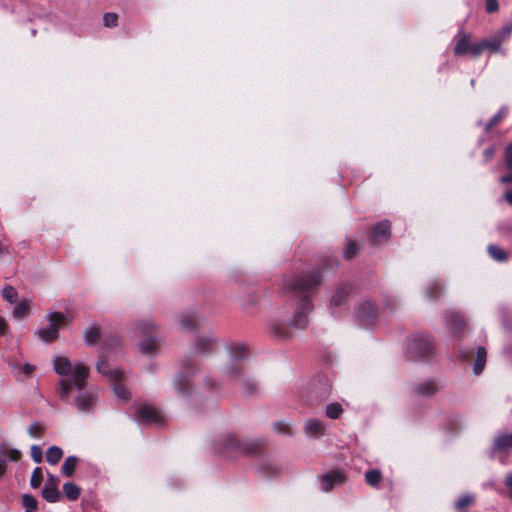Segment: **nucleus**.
Listing matches in <instances>:
<instances>
[{"label": "nucleus", "mask_w": 512, "mask_h": 512, "mask_svg": "<svg viewBox=\"0 0 512 512\" xmlns=\"http://www.w3.org/2000/svg\"><path fill=\"white\" fill-rule=\"evenodd\" d=\"M63 451L58 446H51L46 451V461L51 465H56L62 458Z\"/></svg>", "instance_id": "obj_39"}, {"label": "nucleus", "mask_w": 512, "mask_h": 512, "mask_svg": "<svg viewBox=\"0 0 512 512\" xmlns=\"http://www.w3.org/2000/svg\"><path fill=\"white\" fill-rule=\"evenodd\" d=\"M5 456L7 461L17 462L21 459L22 453L18 449H9L7 452L5 451Z\"/></svg>", "instance_id": "obj_53"}, {"label": "nucleus", "mask_w": 512, "mask_h": 512, "mask_svg": "<svg viewBox=\"0 0 512 512\" xmlns=\"http://www.w3.org/2000/svg\"><path fill=\"white\" fill-rule=\"evenodd\" d=\"M382 480V473L379 469H370L365 473V481L371 487H378Z\"/></svg>", "instance_id": "obj_40"}, {"label": "nucleus", "mask_w": 512, "mask_h": 512, "mask_svg": "<svg viewBox=\"0 0 512 512\" xmlns=\"http://www.w3.org/2000/svg\"><path fill=\"white\" fill-rule=\"evenodd\" d=\"M512 33V24H506L503 26L501 31L497 34H495L499 39H501L502 42H504L506 39L510 37Z\"/></svg>", "instance_id": "obj_54"}, {"label": "nucleus", "mask_w": 512, "mask_h": 512, "mask_svg": "<svg viewBox=\"0 0 512 512\" xmlns=\"http://www.w3.org/2000/svg\"><path fill=\"white\" fill-rule=\"evenodd\" d=\"M339 266L336 258H325L319 266L311 270L295 274L283 282L282 292L297 299V305L290 317L276 315L268 321V332L278 341L293 338V329L303 330L309 325L308 315L313 310L312 297L321 286L324 274L334 273Z\"/></svg>", "instance_id": "obj_1"}, {"label": "nucleus", "mask_w": 512, "mask_h": 512, "mask_svg": "<svg viewBox=\"0 0 512 512\" xmlns=\"http://www.w3.org/2000/svg\"><path fill=\"white\" fill-rule=\"evenodd\" d=\"M498 315L501 321L503 328L512 333V311L509 307H500L498 310Z\"/></svg>", "instance_id": "obj_28"}, {"label": "nucleus", "mask_w": 512, "mask_h": 512, "mask_svg": "<svg viewBox=\"0 0 512 512\" xmlns=\"http://www.w3.org/2000/svg\"><path fill=\"white\" fill-rule=\"evenodd\" d=\"M444 293V287L439 282H432L425 289L427 299L438 301Z\"/></svg>", "instance_id": "obj_30"}, {"label": "nucleus", "mask_w": 512, "mask_h": 512, "mask_svg": "<svg viewBox=\"0 0 512 512\" xmlns=\"http://www.w3.org/2000/svg\"><path fill=\"white\" fill-rule=\"evenodd\" d=\"M475 504V496L472 494H465L460 496L454 503V508L458 512H465L466 509Z\"/></svg>", "instance_id": "obj_29"}, {"label": "nucleus", "mask_w": 512, "mask_h": 512, "mask_svg": "<svg viewBox=\"0 0 512 512\" xmlns=\"http://www.w3.org/2000/svg\"><path fill=\"white\" fill-rule=\"evenodd\" d=\"M504 353L507 356V358L512 361V346L506 347Z\"/></svg>", "instance_id": "obj_64"}, {"label": "nucleus", "mask_w": 512, "mask_h": 512, "mask_svg": "<svg viewBox=\"0 0 512 512\" xmlns=\"http://www.w3.org/2000/svg\"><path fill=\"white\" fill-rule=\"evenodd\" d=\"M8 470V461L5 456L4 445L0 447V481L5 477Z\"/></svg>", "instance_id": "obj_50"}, {"label": "nucleus", "mask_w": 512, "mask_h": 512, "mask_svg": "<svg viewBox=\"0 0 512 512\" xmlns=\"http://www.w3.org/2000/svg\"><path fill=\"white\" fill-rule=\"evenodd\" d=\"M77 463H78V458L76 456H69L65 459V461L63 462L62 464V467H61V472L67 476V477H71L74 472H75V468L77 466Z\"/></svg>", "instance_id": "obj_38"}, {"label": "nucleus", "mask_w": 512, "mask_h": 512, "mask_svg": "<svg viewBox=\"0 0 512 512\" xmlns=\"http://www.w3.org/2000/svg\"><path fill=\"white\" fill-rule=\"evenodd\" d=\"M282 472V467L271 460H263L257 466V473L263 478L274 477Z\"/></svg>", "instance_id": "obj_19"}, {"label": "nucleus", "mask_w": 512, "mask_h": 512, "mask_svg": "<svg viewBox=\"0 0 512 512\" xmlns=\"http://www.w3.org/2000/svg\"><path fill=\"white\" fill-rule=\"evenodd\" d=\"M102 338L100 329L96 325H91L84 330L83 340L88 346L95 345L99 340L102 341Z\"/></svg>", "instance_id": "obj_24"}, {"label": "nucleus", "mask_w": 512, "mask_h": 512, "mask_svg": "<svg viewBox=\"0 0 512 512\" xmlns=\"http://www.w3.org/2000/svg\"><path fill=\"white\" fill-rule=\"evenodd\" d=\"M43 481V471L41 467H35L32 476L30 479V485L33 489H37L40 487Z\"/></svg>", "instance_id": "obj_46"}, {"label": "nucleus", "mask_w": 512, "mask_h": 512, "mask_svg": "<svg viewBox=\"0 0 512 512\" xmlns=\"http://www.w3.org/2000/svg\"><path fill=\"white\" fill-rule=\"evenodd\" d=\"M30 436L38 438L44 432V427L40 422H33L27 429Z\"/></svg>", "instance_id": "obj_51"}, {"label": "nucleus", "mask_w": 512, "mask_h": 512, "mask_svg": "<svg viewBox=\"0 0 512 512\" xmlns=\"http://www.w3.org/2000/svg\"><path fill=\"white\" fill-rule=\"evenodd\" d=\"M357 314L367 327L373 325L377 319V311L369 300H364L359 304Z\"/></svg>", "instance_id": "obj_15"}, {"label": "nucleus", "mask_w": 512, "mask_h": 512, "mask_svg": "<svg viewBox=\"0 0 512 512\" xmlns=\"http://www.w3.org/2000/svg\"><path fill=\"white\" fill-rule=\"evenodd\" d=\"M59 478L47 472V479L41 491V496L49 503L58 502L62 499V494L58 489Z\"/></svg>", "instance_id": "obj_14"}, {"label": "nucleus", "mask_w": 512, "mask_h": 512, "mask_svg": "<svg viewBox=\"0 0 512 512\" xmlns=\"http://www.w3.org/2000/svg\"><path fill=\"white\" fill-rule=\"evenodd\" d=\"M246 351V346L242 343L232 345L230 347L231 361L240 362L241 360L245 359L247 357Z\"/></svg>", "instance_id": "obj_37"}, {"label": "nucleus", "mask_w": 512, "mask_h": 512, "mask_svg": "<svg viewBox=\"0 0 512 512\" xmlns=\"http://www.w3.org/2000/svg\"><path fill=\"white\" fill-rule=\"evenodd\" d=\"M435 353V341L430 334L416 335L407 342L406 358L411 361H427Z\"/></svg>", "instance_id": "obj_4"}, {"label": "nucleus", "mask_w": 512, "mask_h": 512, "mask_svg": "<svg viewBox=\"0 0 512 512\" xmlns=\"http://www.w3.org/2000/svg\"><path fill=\"white\" fill-rule=\"evenodd\" d=\"M481 46V53L488 49L490 52H498L501 49L503 42L496 35L491 39L479 41Z\"/></svg>", "instance_id": "obj_34"}, {"label": "nucleus", "mask_w": 512, "mask_h": 512, "mask_svg": "<svg viewBox=\"0 0 512 512\" xmlns=\"http://www.w3.org/2000/svg\"><path fill=\"white\" fill-rule=\"evenodd\" d=\"M121 348V341L118 335L110 333L104 335L102 338L103 354H108L111 351L118 352Z\"/></svg>", "instance_id": "obj_22"}, {"label": "nucleus", "mask_w": 512, "mask_h": 512, "mask_svg": "<svg viewBox=\"0 0 512 512\" xmlns=\"http://www.w3.org/2000/svg\"><path fill=\"white\" fill-rule=\"evenodd\" d=\"M445 323L451 326L454 330H460L465 325L463 316L456 311H446L444 313Z\"/></svg>", "instance_id": "obj_23"}, {"label": "nucleus", "mask_w": 512, "mask_h": 512, "mask_svg": "<svg viewBox=\"0 0 512 512\" xmlns=\"http://www.w3.org/2000/svg\"><path fill=\"white\" fill-rule=\"evenodd\" d=\"M157 331V325L150 319H143L135 324V332L143 337H154Z\"/></svg>", "instance_id": "obj_21"}, {"label": "nucleus", "mask_w": 512, "mask_h": 512, "mask_svg": "<svg viewBox=\"0 0 512 512\" xmlns=\"http://www.w3.org/2000/svg\"><path fill=\"white\" fill-rule=\"evenodd\" d=\"M494 153H495V149L493 146H490L488 148H486L484 151H483V157H484V161L485 162H489L492 160L493 156H494Z\"/></svg>", "instance_id": "obj_58"}, {"label": "nucleus", "mask_w": 512, "mask_h": 512, "mask_svg": "<svg viewBox=\"0 0 512 512\" xmlns=\"http://www.w3.org/2000/svg\"><path fill=\"white\" fill-rule=\"evenodd\" d=\"M203 381L204 386L208 389H213L214 387H216V381L210 376L205 377Z\"/></svg>", "instance_id": "obj_59"}, {"label": "nucleus", "mask_w": 512, "mask_h": 512, "mask_svg": "<svg viewBox=\"0 0 512 512\" xmlns=\"http://www.w3.org/2000/svg\"><path fill=\"white\" fill-rule=\"evenodd\" d=\"M391 236V223L383 220L373 225L368 233L369 241L372 245L378 246L386 242Z\"/></svg>", "instance_id": "obj_13"}, {"label": "nucleus", "mask_w": 512, "mask_h": 512, "mask_svg": "<svg viewBox=\"0 0 512 512\" xmlns=\"http://www.w3.org/2000/svg\"><path fill=\"white\" fill-rule=\"evenodd\" d=\"M31 458L35 463H41L43 461V452L40 446L33 445L31 447Z\"/></svg>", "instance_id": "obj_52"}, {"label": "nucleus", "mask_w": 512, "mask_h": 512, "mask_svg": "<svg viewBox=\"0 0 512 512\" xmlns=\"http://www.w3.org/2000/svg\"><path fill=\"white\" fill-rule=\"evenodd\" d=\"M304 430L311 436L319 437L325 431V425L322 421L316 419H309L305 422Z\"/></svg>", "instance_id": "obj_26"}, {"label": "nucleus", "mask_w": 512, "mask_h": 512, "mask_svg": "<svg viewBox=\"0 0 512 512\" xmlns=\"http://www.w3.org/2000/svg\"><path fill=\"white\" fill-rule=\"evenodd\" d=\"M500 183L502 184H510L512 183V172L506 175H503L499 178Z\"/></svg>", "instance_id": "obj_61"}, {"label": "nucleus", "mask_w": 512, "mask_h": 512, "mask_svg": "<svg viewBox=\"0 0 512 512\" xmlns=\"http://www.w3.org/2000/svg\"><path fill=\"white\" fill-rule=\"evenodd\" d=\"M507 108L501 107L500 110L484 125L485 132H489L494 126H496L506 115Z\"/></svg>", "instance_id": "obj_42"}, {"label": "nucleus", "mask_w": 512, "mask_h": 512, "mask_svg": "<svg viewBox=\"0 0 512 512\" xmlns=\"http://www.w3.org/2000/svg\"><path fill=\"white\" fill-rule=\"evenodd\" d=\"M512 447V433H500L494 440L490 449V456L493 457L498 452H503Z\"/></svg>", "instance_id": "obj_16"}, {"label": "nucleus", "mask_w": 512, "mask_h": 512, "mask_svg": "<svg viewBox=\"0 0 512 512\" xmlns=\"http://www.w3.org/2000/svg\"><path fill=\"white\" fill-rule=\"evenodd\" d=\"M22 504L26 508V510L35 511L38 508L37 499L30 494H24L22 496Z\"/></svg>", "instance_id": "obj_47"}, {"label": "nucleus", "mask_w": 512, "mask_h": 512, "mask_svg": "<svg viewBox=\"0 0 512 512\" xmlns=\"http://www.w3.org/2000/svg\"><path fill=\"white\" fill-rule=\"evenodd\" d=\"M342 412L343 408L338 402L330 403L326 407V416L330 419H338Z\"/></svg>", "instance_id": "obj_43"}, {"label": "nucleus", "mask_w": 512, "mask_h": 512, "mask_svg": "<svg viewBox=\"0 0 512 512\" xmlns=\"http://www.w3.org/2000/svg\"><path fill=\"white\" fill-rule=\"evenodd\" d=\"M485 9L489 14L497 12L499 9L498 0H486Z\"/></svg>", "instance_id": "obj_56"}, {"label": "nucleus", "mask_w": 512, "mask_h": 512, "mask_svg": "<svg viewBox=\"0 0 512 512\" xmlns=\"http://www.w3.org/2000/svg\"><path fill=\"white\" fill-rule=\"evenodd\" d=\"M488 253L491 258H493L494 260H496L498 262H505L508 259L507 252L505 250H503L502 248H500L496 245H493V244H490L488 246Z\"/></svg>", "instance_id": "obj_41"}, {"label": "nucleus", "mask_w": 512, "mask_h": 512, "mask_svg": "<svg viewBox=\"0 0 512 512\" xmlns=\"http://www.w3.org/2000/svg\"><path fill=\"white\" fill-rule=\"evenodd\" d=\"M83 390L84 388L78 390L80 393L74 399V404L79 411L89 412L95 404V397L91 393Z\"/></svg>", "instance_id": "obj_18"}, {"label": "nucleus", "mask_w": 512, "mask_h": 512, "mask_svg": "<svg viewBox=\"0 0 512 512\" xmlns=\"http://www.w3.org/2000/svg\"><path fill=\"white\" fill-rule=\"evenodd\" d=\"M54 369L57 374L67 377L60 381L59 398L62 401L69 402L72 389L81 390L85 388L89 369L84 364L78 363L73 366L68 358L57 357L54 360Z\"/></svg>", "instance_id": "obj_2"}, {"label": "nucleus", "mask_w": 512, "mask_h": 512, "mask_svg": "<svg viewBox=\"0 0 512 512\" xmlns=\"http://www.w3.org/2000/svg\"><path fill=\"white\" fill-rule=\"evenodd\" d=\"M274 429L278 433H281V434H289L290 433L289 426L285 422H282V421L275 422Z\"/></svg>", "instance_id": "obj_57"}, {"label": "nucleus", "mask_w": 512, "mask_h": 512, "mask_svg": "<svg viewBox=\"0 0 512 512\" xmlns=\"http://www.w3.org/2000/svg\"><path fill=\"white\" fill-rule=\"evenodd\" d=\"M96 369L100 374L106 376L110 381L119 379L122 373V371L119 369L110 368L105 354H103L102 358L99 359V361L96 363Z\"/></svg>", "instance_id": "obj_20"}, {"label": "nucleus", "mask_w": 512, "mask_h": 512, "mask_svg": "<svg viewBox=\"0 0 512 512\" xmlns=\"http://www.w3.org/2000/svg\"><path fill=\"white\" fill-rule=\"evenodd\" d=\"M456 38L458 40L453 50L455 56L461 57L470 54L473 58H478L481 55L480 42L471 43L468 33L460 31Z\"/></svg>", "instance_id": "obj_9"}, {"label": "nucleus", "mask_w": 512, "mask_h": 512, "mask_svg": "<svg viewBox=\"0 0 512 512\" xmlns=\"http://www.w3.org/2000/svg\"><path fill=\"white\" fill-rule=\"evenodd\" d=\"M103 24L105 27L114 28L118 25V15L107 12L103 15Z\"/></svg>", "instance_id": "obj_49"}, {"label": "nucleus", "mask_w": 512, "mask_h": 512, "mask_svg": "<svg viewBox=\"0 0 512 512\" xmlns=\"http://www.w3.org/2000/svg\"><path fill=\"white\" fill-rule=\"evenodd\" d=\"M263 440H239L233 434L221 435L216 442L217 451L226 457L255 456L262 453Z\"/></svg>", "instance_id": "obj_3"}, {"label": "nucleus", "mask_w": 512, "mask_h": 512, "mask_svg": "<svg viewBox=\"0 0 512 512\" xmlns=\"http://www.w3.org/2000/svg\"><path fill=\"white\" fill-rule=\"evenodd\" d=\"M215 343L216 339L212 336H199L193 344V351L199 355L210 354Z\"/></svg>", "instance_id": "obj_17"}, {"label": "nucleus", "mask_w": 512, "mask_h": 512, "mask_svg": "<svg viewBox=\"0 0 512 512\" xmlns=\"http://www.w3.org/2000/svg\"><path fill=\"white\" fill-rule=\"evenodd\" d=\"M123 373L119 379L111 381L112 389L114 394L121 400L128 401L130 399V392L126 389V387L122 384Z\"/></svg>", "instance_id": "obj_27"}, {"label": "nucleus", "mask_w": 512, "mask_h": 512, "mask_svg": "<svg viewBox=\"0 0 512 512\" xmlns=\"http://www.w3.org/2000/svg\"><path fill=\"white\" fill-rule=\"evenodd\" d=\"M34 369H35V367L33 365L26 363L23 366L22 372L26 375H29L34 371Z\"/></svg>", "instance_id": "obj_62"}, {"label": "nucleus", "mask_w": 512, "mask_h": 512, "mask_svg": "<svg viewBox=\"0 0 512 512\" xmlns=\"http://www.w3.org/2000/svg\"><path fill=\"white\" fill-rule=\"evenodd\" d=\"M181 371L175 376L173 386L179 396L188 397L194 391L192 378L199 372L196 363L191 358L181 360Z\"/></svg>", "instance_id": "obj_5"}, {"label": "nucleus", "mask_w": 512, "mask_h": 512, "mask_svg": "<svg viewBox=\"0 0 512 512\" xmlns=\"http://www.w3.org/2000/svg\"><path fill=\"white\" fill-rule=\"evenodd\" d=\"M30 309V302L27 299H23L14 307L12 315L16 319H21L29 314Z\"/></svg>", "instance_id": "obj_36"}, {"label": "nucleus", "mask_w": 512, "mask_h": 512, "mask_svg": "<svg viewBox=\"0 0 512 512\" xmlns=\"http://www.w3.org/2000/svg\"><path fill=\"white\" fill-rule=\"evenodd\" d=\"M487 359V350L483 346H479L476 350V359L473 363V373L475 375H480L486 365Z\"/></svg>", "instance_id": "obj_25"}, {"label": "nucleus", "mask_w": 512, "mask_h": 512, "mask_svg": "<svg viewBox=\"0 0 512 512\" xmlns=\"http://www.w3.org/2000/svg\"><path fill=\"white\" fill-rule=\"evenodd\" d=\"M358 251V245L355 241L349 240L347 241L344 249H343V258L345 260H351L354 258Z\"/></svg>", "instance_id": "obj_44"}, {"label": "nucleus", "mask_w": 512, "mask_h": 512, "mask_svg": "<svg viewBox=\"0 0 512 512\" xmlns=\"http://www.w3.org/2000/svg\"><path fill=\"white\" fill-rule=\"evenodd\" d=\"M46 318L49 324L35 331V335L45 343H52L58 339L59 328L65 322L66 315L62 312H50Z\"/></svg>", "instance_id": "obj_6"}, {"label": "nucleus", "mask_w": 512, "mask_h": 512, "mask_svg": "<svg viewBox=\"0 0 512 512\" xmlns=\"http://www.w3.org/2000/svg\"><path fill=\"white\" fill-rule=\"evenodd\" d=\"M246 396H256L259 393L257 382L253 378L244 377L241 381Z\"/></svg>", "instance_id": "obj_33"}, {"label": "nucleus", "mask_w": 512, "mask_h": 512, "mask_svg": "<svg viewBox=\"0 0 512 512\" xmlns=\"http://www.w3.org/2000/svg\"><path fill=\"white\" fill-rule=\"evenodd\" d=\"M2 297L9 303H15L18 298V293L13 286H6L1 291Z\"/></svg>", "instance_id": "obj_45"}, {"label": "nucleus", "mask_w": 512, "mask_h": 512, "mask_svg": "<svg viewBox=\"0 0 512 512\" xmlns=\"http://www.w3.org/2000/svg\"><path fill=\"white\" fill-rule=\"evenodd\" d=\"M331 393V386L326 380L313 382L306 394L305 401L309 406H317L327 400Z\"/></svg>", "instance_id": "obj_10"}, {"label": "nucleus", "mask_w": 512, "mask_h": 512, "mask_svg": "<svg viewBox=\"0 0 512 512\" xmlns=\"http://www.w3.org/2000/svg\"><path fill=\"white\" fill-rule=\"evenodd\" d=\"M8 330V324L6 320L0 317V335H4Z\"/></svg>", "instance_id": "obj_60"}, {"label": "nucleus", "mask_w": 512, "mask_h": 512, "mask_svg": "<svg viewBox=\"0 0 512 512\" xmlns=\"http://www.w3.org/2000/svg\"><path fill=\"white\" fill-rule=\"evenodd\" d=\"M441 386L435 379H426L421 382L412 383L409 386L410 393L416 397L431 398L440 391Z\"/></svg>", "instance_id": "obj_12"}, {"label": "nucleus", "mask_w": 512, "mask_h": 512, "mask_svg": "<svg viewBox=\"0 0 512 512\" xmlns=\"http://www.w3.org/2000/svg\"><path fill=\"white\" fill-rule=\"evenodd\" d=\"M321 490L329 492L335 487L343 485L347 481V474L341 468L333 469L319 477Z\"/></svg>", "instance_id": "obj_11"}, {"label": "nucleus", "mask_w": 512, "mask_h": 512, "mask_svg": "<svg viewBox=\"0 0 512 512\" xmlns=\"http://www.w3.org/2000/svg\"><path fill=\"white\" fill-rule=\"evenodd\" d=\"M504 159L506 168L512 170V142L505 148Z\"/></svg>", "instance_id": "obj_55"}, {"label": "nucleus", "mask_w": 512, "mask_h": 512, "mask_svg": "<svg viewBox=\"0 0 512 512\" xmlns=\"http://www.w3.org/2000/svg\"><path fill=\"white\" fill-rule=\"evenodd\" d=\"M134 419L141 424H155L161 426L164 423V416L156 407L148 404H142L137 407Z\"/></svg>", "instance_id": "obj_8"}, {"label": "nucleus", "mask_w": 512, "mask_h": 512, "mask_svg": "<svg viewBox=\"0 0 512 512\" xmlns=\"http://www.w3.org/2000/svg\"><path fill=\"white\" fill-rule=\"evenodd\" d=\"M63 492L68 500L76 501L80 497L81 489L73 482H66L63 485Z\"/></svg>", "instance_id": "obj_35"}, {"label": "nucleus", "mask_w": 512, "mask_h": 512, "mask_svg": "<svg viewBox=\"0 0 512 512\" xmlns=\"http://www.w3.org/2000/svg\"><path fill=\"white\" fill-rule=\"evenodd\" d=\"M156 347L155 338L150 337L140 343V350L144 354H151Z\"/></svg>", "instance_id": "obj_48"}, {"label": "nucleus", "mask_w": 512, "mask_h": 512, "mask_svg": "<svg viewBox=\"0 0 512 512\" xmlns=\"http://www.w3.org/2000/svg\"><path fill=\"white\" fill-rule=\"evenodd\" d=\"M179 325L184 330H194L198 325V317L195 313H186L179 319Z\"/></svg>", "instance_id": "obj_31"}, {"label": "nucleus", "mask_w": 512, "mask_h": 512, "mask_svg": "<svg viewBox=\"0 0 512 512\" xmlns=\"http://www.w3.org/2000/svg\"><path fill=\"white\" fill-rule=\"evenodd\" d=\"M505 201L512 206V190H507L503 195Z\"/></svg>", "instance_id": "obj_63"}, {"label": "nucleus", "mask_w": 512, "mask_h": 512, "mask_svg": "<svg viewBox=\"0 0 512 512\" xmlns=\"http://www.w3.org/2000/svg\"><path fill=\"white\" fill-rule=\"evenodd\" d=\"M244 373L243 365L240 362H233L227 366L225 374L230 380L241 379Z\"/></svg>", "instance_id": "obj_32"}, {"label": "nucleus", "mask_w": 512, "mask_h": 512, "mask_svg": "<svg viewBox=\"0 0 512 512\" xmlns=\"http://www.w3.org/2000/svg\"><path fill=\"white\" fill-rule=\"evenodd\" d=\"M353 288V285L350 283H341L338 285L328 304L330 314L333 317L339 318L346 309L347 300Z\"/></svg>", "instance_id": "obj_7"}]
</instances>
